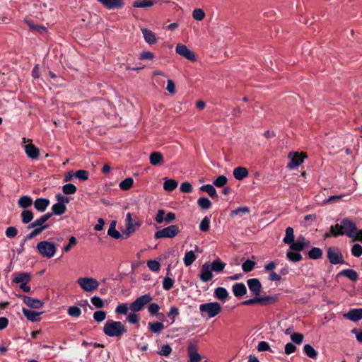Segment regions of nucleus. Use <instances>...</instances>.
<instances>
[{"label":"nucleus","instance_id":"obj_15","mask_svg":"<svg viewBox=\"0 0 362 362\" xmlns=\"http://www.w3.org/2000/svg\"><path fill=\"white\" fill-rule=\"evenodd\" d=\"M52 216V214L51 213H47L45 214H43L40 218L35 220L33 222H32L28 226V228L30 229L31 228H35L37 226H49V224L45 223Z\"/></svg>","mask_w":362,"mask_h":362},{"label":"nucleus","instance_id":"obj_38","mask_svg":"<svg viewBox=\"0 0 362 362\" xmlns=\"http://www.w3.org/2000/svg\"><path fill=\"white\" fill-rule=\"evenodd\" d=\"M196 259V255L192 250L188 251L185 253L184 257V264L186 267L190 266Z\"/></svg>","mask_w":362,"mask_h":362},{"label":"nucleus","instance_id":"obj_35","mask_svg":"<svg viewBox=\"0 0 362 362\" xmlns=\"http://www.w3.org/2000/svg\"><path fill=\"white\" fill-rule=\"evenodd\" d=\"M214 296L216 298L225 301L228 296V291L223 287H218L214 291Z\"/></svg>","mask_w":362,"mask_h":362},{"label":"nucleus","instance_id":"obj_57","mask_svg":"<svg viewBox=\"0 0 362 362\" xmlns=\"http://www.w3.org/2000/svg\"><path fill=\"white\" fill-rule=\"evenodd\" d=\"M180 315V310L177 307L173 306L170 308V311L168 313L167 316L172 320V322L173 323L175 320V317Z\"/></svg>","mask_w":362,"mask_h":362},{"label":"nucleus","instance_id":"obj_16","mask_svg":"<svg viewBox=\"0 0 362 362\" xmlns=\"http://www.w3.org/2000/svg\"><path fill=\"white\" fill-rule=\"evenodd\" d=\"M24 316L30 322H36L40 321V315L42 312H36L32 310L23 308L22 310Z\"/></svg>","mask_w":362,"mask_h":362},{"label":"nucleus","instance_id":"obj_46","mask_svg":"<svg viewBox=\"0 0 362 362\" xmlns=\"http://www.w3.org/2000/svg\"><path fill=\"white\" fill-rule=\"evenodd\" d=\"M134 184V180L132 177L125 178L119 183V187L122 190L129 189Z\"/></svg>","mask_w":362,"mask_h":362},{"label":"nucleus","instance_id":"obj_54","mask_svg":"<svg viewBox=\"0 0 362 362\" xmlns=\"http://www.w3.org/2000/svg\"><path fill=\"white\" fill-rule=\"evenodd\" d=\"M67 314L74 317H78L81 314V309L77 306H71L67 310Z\"/></svg>","mask_w":362,"mask_h":362},{"label":"nucleus","instance_id":"obj_53","mask_svg":"<svg viewBox=\"0 0 362 362\" xmlns=\"http://www.w3.org/2000/svg\"><path fill=\"white\" fill-rule=\"evenodd\" d=\"M351 253L354 257H359L362 255V246L358 243L352 245Z\"/></svg>","mask_w":362,"mask_h":362},{"label":"nucleus","instance_id":"obj_28","mask_svg":"<svg viewBox=\"0 0 362 362\" xmlns=\"http://www.w3.org/2000/svg\"><path fill=\"white\" fill-rule=\"evenodd\" d=\"M116 223H117L115 221H111L107 230V235L115 239H119L120 238H123V235L118 230H116Z\"/></svg>","mask_w":362,"mask_h":362},{"label":"nucleus","instance_id":"obj_9","mask_svg":"<svg viewBox=\"0 0 362 362\" xmlns=\"http://www.w3.org/2000/svg\"><path fill=\"white\" fill-rule=\"evenodd\" d=\"M306 157V155L303 153H299L298 152H290L288 154L289 162L287 165V168L289 169H293L299 166L303 162L304 158Z\"/></svg>","mask_w":362,"mask_h":362},{"label":"nucleus","instance_id":"obj_37","mask_svg":"<svg viewBox=\"0 0 362 362\" xmlns=\"http://www.w3.org/2000/svg\"><path fill=\"white\" fill-rule=\"evenodd\" d=\"M311 259H318L322 257V250L319 247H313L308 253Z\"/></svg>","mask_w":362,"mask_h":362},{"label":"nucleus","instance_id":"obj_21","mask_svg":"<svg viewBox=\"0 0 362 362\" xmlns=\"http://www.w3.org/2000/svg\"><path fill=\"white\" fill-rule=\"evenodd\" d=\"M233 293L237 298L242 297L247 293V288L243 283H237L233 286Z\"/></svg>","mask_w":362,"mask_h":362},{"label":"nucleus","instance_id":"obj_50","mask_svg":"<svg viewBox=\"0 0 362 362\" xmlns=\"http://www.w3.org/2000/svg\"><path fill=\"white\" fill-rule=\"evenodd\" d=\"M250 209L247 206L243 207H239L235 210H233L230 212V216H235L236 215H239L240 216H242L243 214H249Z\"/></svg>","mask_w":362,"mask_h":362},{"label":"nucleus","instance_id":"obj_64","mask_svg":"<svg viewBox=\"0 0 362 362\" xmlns=\"http://www.w3.org/2000/svg\"><path fill=\"white\" fill-rule=\"evenodd\" d=\"M160 310V306L158 304L153 303H151L148 307V311L150 313L151 315H156L158 313V311Z\"/></svg>","mask_w":362,"mask_h":362},{"label":"nucleus","instance_id":"obj_48","mask_svg":"<svg viewBox=\"0 0 362 362\" xmlns=\"http://www.w3.org/2000/svg\"><path fill=\"white\" fill-rule=\"evenodd\" d=\"M199 230L202 232H207L210 228V218L205 216L199 223Z\"/></svg>","mask_w":362,"mask_h":362},{"label":"nucleus","instance_id":"obj_7","mask_svg":"<svg viewBox=\"0 0 362 362\" xmlns=\"http://www.w3.org/2000/svg\"><path fill=\"white\" fill-rule=\"evenodd\" d=\"M77 283L86 292H92L99 286L98 281L91 277H81L77 280Z\"/></svg>","mask_w":362,"mask_h":362},{"label":"nucleus","instance_id":"obj_33","mask_svg":"<svg viewBox=\"0 0 362 362\" xmlns=\"http://www.w3.org/2000/svg\"><path fill=\"white\" fill-rule=\"evenodd\" d=\"M66 206L63 203H56L52 207V212L51 214L60 216L65 213Z\"/></svg>","mask_w":362,"mask_h":362},{"label":"nucleus","instance_id":"obj_49","mask_svg":"<svg viewBox=\"0 0 362 362\" xmlns=\"http://www.w3.org/2000/svg\"><path fill=\"white\" fill-rule=\"evenodd\" d=\"M62 191L65 194H74L76 192V187L73 184H66L62 187Z\"/></svg>","mask_w":362,"mask_h":362},{"label":"nucleus","instance_id":"obj_51","mask_svg":"<svg viewBox=\"0 0 362 362\" xmlns=\"http://www.w3.org/2000/svg\"><path fill=\"white\" fill-rule=\"evenodd\" d=\"M74 176L81 181H86L88 179V172L85 170H79L74 173Z\"/></svg>","mask_w":362,"mask_h":362},{"label":"nucleus","instance_id":"obj_31","mask_svg":"<svg viewBox=\"0 0 362 362\" xmlns=\"http://www.w3.org/2000/svg\"><path fill=\"white\" fill-rule=\"evenodd\" d=\"M163 188L165 191L172 192L175 189L178 185V182L173 179H164Z\"/></svg>","mask_w":362,"mask_h":362},{"label":"nucleus","instance_id":"obj_45","mask_svg":"<svg viewBox=\"0 0 362 362\" xmlns=\"http://www.w3.org/2000/svg\"><path fill=\"white\" fill-rule=\"evenodd\" d=\"M303 351L311 358H315L317 356V352L310 344H305L303 347Z\"/></svg>","mask_w":362,"mask_h":362},{"label":"nucleus","instance_id":"obj_41","mask_svg":"<svg viewBox=\"0 0 362 362\" xmlns=\"http://www.w3.org/2000/svg\"><path fill=\"white\" fill-rule=\"evenodd\" d=\"M294 240L293 228L291 227H287L286 229V235L283 240L285 244L289 245Z\"/></svg>","mask_w":362,"mask_h":362},{"label":"nucleus","instance_id":"obj_27","mask_svg":"<svg viewBox=\"0 0 362 362\" xmlns=\"http://www.w3.org/2000/svg\"><path fill=\"white\" fill-rule=\"evenodd\" d=\"M338 276H346L349 279H350L351 281H355L358 279V273L355 270L351 269H344V270L341 271L338 274Z\"/></svg>","mask_w":362,"mask_h":362},{"label":"nucleus","instance_id":"obj_30","mask_svg":"<svg viewBox=\"0 0 362 362\" xmlns=\"http://www.w3.org/2000/svg\"><path fill=\"white\" fill-rule=\"evenodd\" d=\"M200 190L206 192L212 199H217L218 194L214 187L210 184L202 185Z\"/></svg>","mask_w":362,"mask_h":362},{"label":"nucleus","instance_id":"obj_10","mask_svg":"<svg viewBox=\"0 0 362 362\" xmlns=\"http://www.w3.org/2000/svg\"><path fill=\"white\" fill-rule=\"evenodd\" d=\"M175 50L177 54L191 62H195L197 60L194 53L188 49L187 47L185 45L178 44Z\"/></svg>","mask_w":362,"mask_h":362},{"label":"nucleus","instance_id":"obj_55","mask_svg":"<svg viewBox=\"0 0 362 362\" xmlns=\"http://www.w3.org/2000/svg\"><path fill=\"white\" fill-rule=\"evenodd\" d=\"M25 22L28 25L30 28L33 30L38 31L40 33H42L47 31V29L45 27L39 25H35L30 20H25Z\"/></svg>","mask_w":362,"mask_h":362},{"label":"nucleus","instance_id":"obj_14","mask_svg":"<svg viewBox=\"0 0 362 362\" xmlns=\"http://www.w3.org/2000/svg\"><path fill=\"white\" fill-rule=\"evenodd\" d=\"M14 276L13 282L15 284H28L31 280V276L28 272H16L13 274Z\"/></svg>","mask_w":362,"mask_h":362},{"label":"nucleus","instance_id":"obj_11","mask_svg":"<svg viewBox=\"0 0 362 362\" xmlns=\"http://www.w3.org/2000/svg\"><path fill=\"white\" fill-rule=\"evenodd\" d=\"M247 286L252 294L254 296L260 295L262 286L258 279L252 278L247 281Z\"/></svg>","mask_w":362,"mask_h":362},{"label":"nucleus","instance_id":"obj_12","mask_svg":"<svg viewBox=\"0 0 362 362\" xmlns=\"http://www.w3.org/2000/svg\"><path fill=\"white\" fill-rule=\"evenodd\" d=\"M212 270L210 268V264L205 262L201 267L199 278L203 282H207L213 278Z\"/></svg>","mask_w":362,"mask_h":362},{"label":"nucleus","instance_id":"obj_44","mask_svg":"<svg viewBox=\"0 0 362 362\" xmlns=\"http://www.w3.org/2000/svg\"><path fill=\"white\" fill-rule=\"evenodd\" d=\"M197 204L202 209H208L211 206V201L204 197L199 198L197 200Z\"/></svg>","mask_w":362,"mask_h":362},{"label":"nucleus","instance_id":"obj_8","mask_svg":"<svg viewBox=\"0 0 362 362\" xmlns=\"http://www.w3.org/2000/svg\"><path fill=\"white\" fill-rule=\"evenodd\" d=\"M327 257L332 264H345L343 255L337 247H329L327 251Z\"/></svg>","mask_w":362,"mask_h":362},{"label":"nucleus","instance_id":"obj_52","mask_svg":"<svg viewBox=\"0 0 362 362\" xmlns=\"http://www.w3.org/2000/svg\"><path fill=\"white\" fill-rule=\"evenodd\" d=\"M227 182V177L225 175H220L214 181L213 184L217 187H223Z\"/></svg>","mask_w":362,"mask_h":362},{"label":"nucleus","instance_id":"obj_6","mask_svg":"<svg viewBox=\"0 0 362 362\" xmlns=\"http://www.w3.org/2000/svg\"><path fill=\"white\" fill-rule=\"evenodd\" d=\"M152 299V296L150 294L142 295L130 304L129 309L134 313L139 312L142 310L145 305L148 304Z\"/></svg>","mask_w":362,"mask_h":362},{"label":"nucleus","instance_id":"obj_61","mask_svg":"<svg viewBox=\"0 0 362 362\" xmlns=\"http://www.w3.org/2000/svg\"><path fill=\"white\" fill-rule=\"evenodd\" d=\"M147 267L152 272H158L160 269V264L156 260H148L147 262Z\"/></svg>","mask_w":362,"mask_h":362},{"label":"nucleus","instance_id":"obj_13","mask_svg":"<svg viewBox=\"0 0 362 362\" xmlns=\"http://www.w3.org/2000/svg\"><path fill=\"white\" fill-rule=\"evenodd\" d=\"M20 298L27 306L31 308L39 309L43 305V303L39 299L23 295L20 296Z\"/></svg>","mask_w":362,"mask_h":362},{"label":"nucleus","instance_id":"obj_24","mask_svg":"<svg viewBox=\"0 0 362 362\" xmlns=\"http://www.w3.org/2000/svg\"><path fill=\"white\" fill-rule=\"evenodd\" d=\"M142 34L144 35V37L145 39V41L150 44L153 45L156 42V35L151 30L147 29V28H143L141 29Z\"/></svg>","mask_w":362,"mask_h":362},{"label":"nucleus","instance_id":"obj_47","mask_svg":"<svg viewBox=\"0 0 362 362\" xmlns=\"http://www.w3.org/2000/svg\"><path fill=\"white\" fill-rule=\"evenodd\" d=\"M255 264V262L250 259H247L245 262L243 263L242 269L244 272L248 273L254 269Z\"/></svg>","mask_w":362,"mask_h":362},{"label":"nucleus","instance_id":"obj_43","mask_svg":"<svg viewBox=\"0 0 362 362\" xmlns=\"http://www.w3.org/2000/svg\"><path fill=\"white\" fill-rule=\"evenodd\" d=\"M291 250L293 251L300 252L304 250V245L302 243L301 238L300 237L298 238L297 241L293 240V242L290 244Z\"/></svg>","mask_w":362,"mask_h":362},{"label":"nucleus","instance_id":"obj_17","mask_svg":"<svg viewBox=\"0 0 362 362\" xmlns=\"http://www.w3.org/2000/svg\"><path fill=\"white\" fill-rule=\"evenodd\" d=\"M50 202L47 198H37L34 202L35 209L39 212H44L49 206Z\"/></svg>","mask_w":362,"mask_h":362},{"label":"nucleus","instance_id":"obj_3","mask_svg":"<svg viewBox=\"0 0 362 362\" xmlns=\"http://www.w3.org/2000/svg\"><path fill=\"white\" fill-rule=\"evenodd\" d=\"M357 231L356 223L348 218L341 220V230L337 232L338 235H346L349 238H353L354 232Z\"/></svg>","mask_w":362,"mask_h":362},{"label":"nucleus","instance_id":"obj_59","mask_svg":"<svg viewBox=\"0 0 362 362\" xmlns=\"http://www.w3.org/2000/svg\"><path fill=\"white\" fill-rule=\"evenodd\" d=\"M106 315H107L105 311H103V310L95 311L93 313V319L98 322H101L103 320H105V319L106 318Z\"/></svg>","mask_w":362,"mask_h":362},{"label":"nucleus","instance_id":"obj_26","mask_svg":"<svg viewBox=\"0 0 362 362\" xmlns=\"http://www.w3.org/2000/svg\"><path fill=\"white\" fill-rule=\"evenodd\" d=\"M226 264L222 262L219 258L216 259L210 264V268L212 272L220 273L223 271Z\"/></svg>","mask_w":362,"mask_h":362},{"label":"nucleus","instance_id":"obj_36","mask_svg":"<svg viewBox=\"0 0 362 362\" xmlns=\"http://www.w3.org/2000/svg\"><path fill=\"white\" fill-rule=\"evenodd\" d=\"M33 230L26 235V239H33V238L36 237L37 235H40L42 231L45 230L49 228V226H37L35 228H33Z\"/></svg>","mask_w":362,"mask_h":362},{"label":"nucleus","instance_id":"obj_40","mask_svg":"<svg viewBox=\"0 0 362 362\" xmlns=\"http://www.w3.org/2000/svg\"><path fill=\"white\" fill-rule=\"evenodd\" d=\"M135 226H140L139 223H135L134 224L126 225V229L122 232L124 239H127L131 234L135 231Z\"/></svg>","mask_w":362,"mask_h":362},{"label":"nucleus","instance_id":"obj_60","mask_svg":"<svg viewBox=\"0 0 362 362\" xmlns=\"http://www.w3.org/2000/svg\"><path fill=\"white\" fill-rule=\"evenodd\" d=\"M192 16L197 21H202L205 17V13L201 8H196L192 12Z\"/></svg>","mask_w":362,"mask_h":362},{"label":"nucleus","instance_id":"obj_32","mask_svg":"<svg viewBox=\"0 0 362 362\" xmlns=\"http://www.w3.org/2000/svg\"><path fill=\"white\" fill-rule=\"evenodd\" d=\"M34 217V214L31 210L25 209L21 214V221L24 224L29 223Z\"/></svg>","mask_w":362,"mask_h":362},{"label":"nucleus","instance_id":"obj_22","mask_svg":"<svg viewBox=\"0 0 362 362\" xmlns=\"http://www.w3.org/2000/svg\"><path fill=\"white\" fill-rule=\"evenodd\" d=\"M234 177L238 180H242L248 176L249 172L245 167H237L233 172Z\"/></svg>","mask_w":362,"mask_h":362},{"label":"nucleus","instance_id":"obj_20","mask_svg":"<svg viewBox=\"0 0 362 362\" xmlns=\"http://www.w3.org/2000/svg\"><path fill=\"white\" fill-rule=\"evenodd\" d=\"M279 300V298L277 296H258V301L259 304L262 305H272L276 303Z\"/></svg>","mask_w":362,"mask_h":362},{"label":"nucleus","instance_id":"obj_18","mask_svg":"<svg viewBox=\"0 0 362 362\" xmlns=\"http://www.w3.org/2000/svg\"><path fill=\"white\" fill-rule=\"evenodd\" d=\"M344 317L353 322H358L362 319V308L351 309Z\"/></svg>","mask_w":362,"mask_h":362},{"label":"nucleus","instance_id":"obj_1","mask_svg":"<svg viewBox=\"0 0 362 362\" xmlns=\"http://www.w3.org/2000/svg\"><path fill=\"white\" fill-rule=\"evenodd\" d=\"M103 330L106 336L117 339H121L127 332L126 326L122 322L112 320L106 321Z\"/></svg>","mask_w":362,"mask_h":362},{"label":"nucleus","instance_id":"obj_2","mask_svg":"<svg viewBox=\"0 0 362 362\" xmlns=\"http://www.w3.org/2000/svg\"><path fill=\"white\" fill-rule=\"evenodd\" d=\"M36 248L37 252L45 258H52L57 250L56 244L48 240L39 242L36 245Z\"/></svg>","mask_w":362,"mask_h":362},{"label":"nucleus","instance_id":"obj_56","mask_svg":"<svg viewBox=\"0 0 362 362\" xmlns=\"http://www.w3.org/2000/svg\"><path fill=\"white\" fill-rule=\"evenodd\" d=\"M173 285H174L173 279H172L171 278H170L168 276H166L164 278L163 281V288L164 290H165V291L170 290L173 287Z\"/></svg>","mask_w":362,"mask_h":362},{"label":"nucleus","instance_id":"obj_4","mask_svg":"<svg viewBox=\"0 0 362 362\" xmlns=\"http://www.w3.org/2000/svg\"><path fill=\"white\" fill-rule=\"evenodd\" d=\"M180 233L179 227L177 225H170L160 230H158L154 234L155 239L160 238H173Z\"/></svg>","mask_w":362,"mask_h":362},{"label":"nucleus","instance_id":"obj_29","mask_svg":"<svg viewBox=\"0 0 362 362\" xmlns=\"http://www.w3.org/2000/svg\"><path fill=\"white\" fill-rule=\"evenodd\" d=\"M189 362H199L202 359L200 354L197 352L193 346L188 348Z\"/></svg>","mask_w":362,"mask_h":362},{"label":"nucleus","instance_id":"obj_23","mask_svg":"<svg viewBox=\"0 0 362 362\" xmlns=\"http://www.w3.org/2000/svg\"><path fill=\"white\" fill-rule=\"evenodd\" d=\"M149 160L152 165H158L163 163L164 159L161 153L154 151L150 154Z\"/></svg>","mask_w":362,"mask_h":362},{"label":"nucleus","instance_id":"obj_25","mask_svg":"<svg viewBox=\"0 0 362 362\" xmlns=\"http://www.w3.org/2000/svg\"><path fill=\"white\" fill-rule=\"evenodd\" d=\"M33 204V201L31 197L25 195L21 197L18 201V205L20 208L27 209Z\"/></svg>","mask_w":362,"mask_h":362},{"label":"nucleus","instance_id":"obj_34","mask_svg":"<svg viewBox=\"0 0 362 362\" xmlns=\"http://www.w3.org/2000/svg\"><path fill=\"white\" fill-rule=\"evenodd\" d=\"M148 329L155 334L160 333L163 329H164V325L160 322H149L148 325Z\"/></svg>","mask_w":362,"mask_h":362},{"label":"nucleus","instance_id":"obj_5","mask_svg":"<svg viewBox=\"0 0 362 362\" xmlns=\"http://www.w3.org/2000/svg\"><path fill=\"white\" fill-rule=\"evenodd\" d=\"M221 306L217 302L203 303L199 305V310L202 313H206L209 318L214 317L221 311Z\"/></svg>","mask_w":362,"mask_h":362},{"label":"nucleus","instance_id":"obj_19","mask_svg":"<svg viewBox=\"0 0 362 362\" xmlns=\"http://www.w3.org/2000/svg\"><path fill=\"white\" fill-rule=\"evenodd\" d=\"M25 151L28 158L37 159L40 155V150L33 144L25 146Z\"/></svg>","mask_w":362,"mask_h":362},{"label":"nucleus","instance_id":"obj_63","mask_svg":"<svg viewBox=\"0 0 362 362\" xmlns=\"http://www.w3.org/2000/svg\"><path fill=\"white\" fill-rule=\"evenodd\" d=\"M77 244V240L74 236H71L69 239V243L65 245L63 248V251L65 252H69L73 246Z\"/></svg>","mask_w":362,"mask_h":362},{"label":"nucleus","instance_id":"obj_62","mask_svg":"<svg viewBox=\"0 0 362 362\" xmlns=\"http://www.w3.org/2000/svg\"><path fill=\"white\" fill-rule=\"evenodd\" d=\"M171 351V346L168 344H165L162 346L160 350L158 352V354L163 356H168L170 354Z\"/></svg>","mask_w":362,"mask_h":362},{"label":"nucleus","instance_id":"obj_42","mask_svg":"<svg viewBox=\"0 0 362 362\" xmlns=\"http://www.w3.org/2000/svg\"><path fill=\"white\" fill-rule=\"evenodd\" d=\"M286 257L291 262H300L303 257L299 252L290 251L286 253Z\"/></svg>","mask_w":362,"mask_h":362},{"label":"nucleus","instance_id":"obj_39","mask_svg":"<svg viewBox=\"0 0 362 362\" xmlns=\"http://www.w3.org/2000/svg\"><path fill=\"white\" fill-rule=\"evenodd\" d=\"M153 4V1L151 0H136L133 3V6L135 8H147L152 6Z\"/></svg>","mask_w":362,"mask_h":362},{"label":"nucleus","instance_id":"obj_58","mask_svg":"<svg viewBox=\"0 0 362 362\" xmlns=\"http://www.w3.org/2000/svg\"><path fill=\"white\" fill-rule=\"evenodd\" d=\"M90 301L96 308H103L105 305L103 300L100 297L96 296L92 297L90 298Z\"/></svg>","mask_w":362,"mask_h":362}]
</instances>
